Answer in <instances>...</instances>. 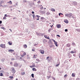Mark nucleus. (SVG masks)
<instances>
[{"label": "nucleus", "mask_w": 80, "mask_h": 80, "mask_svg": "<svg viewBox=\"0 0 80 80\" xmlns=\"http://www.w3.org/2000/svg\"><path fill=\"white\" fill-rule=\"evenodd\" d=\"M9 78H10V80H12V79H13V77L12 76H9Z\"/></svg>", "instance_id": "obj_18"}, {"label": "nucleus", "mask_w": 80, "mask_h": 80, "mask_svg": "<svg viewBox=\"0 0 80 80\" xmlns=\"http://www.w3.org/2000/svg\"><path fill=\"white\" fill-rule=\"evenodd\" d=\"M57 36H58V37H60V36L58 35H57Z\"/></svg>", "instance_id": "obj_43"}, {"label": "nucleus", "mask_w": 80, "mask_h": 80, "mask_svg": "<svg viewBox=\"0 0 80 80\" xmlns=\"http://www.w3.org/2000/svg\"><path fill=\"white\" fill-rule=\"evenodd\" d=\"M77 79H78L79 80H80V78H77Z\"/></svg>", "instance_id": "obj_56"}, {"label": "nucleus", "mask_w": 80, "mask_h": 80, "mask_svg": "<svg viewBox=\"0 0 80 80\" xmlns=\"http://www.w3.org/2000/svg\"><path fill=\"white\" fill-rule=\"evenodd\" d=\"M36 63H38V62H36Z\"/></svg>", "instance_id": "obj_53"}, {"label": "nucleus", "mask_w": 80, "mask_h": 80, "mask_svg": "<svg viewBox=\"0 0 80 80\" xmlns=\"http://www.w3.org/2000/svg\"><path fill=\"white\" fill-rule=\"evenodd\" d=\"M67 47H70V44L68 43V44H67Z\"/></svg>", "instance_id": "obj_16"}, {"label": "nucleus", "mask_w": 80, "mask_h": 80, "mask_svg": "<svg viewBox=\"0 0 80 80\" xmlns=\"http://www.w3.org/2000/svg\"><path fill=\"white\" fill-rule=\"evenodd\" d=\"M16 5H17V6L18 5V3H16Z\"/></svg>", "instance_id": "obj_48"}, {"label": "nucleus", "mask_w": 80, "mask_h": 80, "mask_svg": "<svg viewBox=\"0 0 80 80\" xmlns=\"http://www.w3.org/2000/svg\"><path fill=\"white\" fill-rule=\"evenodd\" d=\"M21 74L23 76L25 74V72H21Z\"/></svg>", "instance_id": "obj_11"}, {"label": "nucleus", "mask_w": 80, "mask_h": 80, "mask_svg": "<svg viewBox=\"0 0 80 80\" xmlns=\"http://www.w3.org/2000/svg\"><path fill=\"white\" fill-rule=\"evenodd\" d=\"M1 70V68H0V70Z\"/></svg>", "instance_id": "obj_58"}, {"label": "nucleus", "mask_w": 80, "mask_h": 80, "mask_svg": "<svg viewBox=\"0 0 80 80\" xmlns=\"http://www.w3.org/2000/svg\"><path fill=\"white\" fill-rule=\"evenodd\" d=\"M1 25H1V24H0V26Z\"/></svg>", "instance_id": "obj_59"}, {"label": "nucleus", "mask_w": 80, "mask_h": 80, "mask_svg": "<svg viewBox=\"0 0 80 80\" xmlns=\"http://www.w3.org/2000/svg\"><path fill=\"white\" fill-rule=\"evenodd\" d=\"M40 10H42L43 9V6L42 5H40Z\"/></svg>", "instance_id": "obj_13"}, {"label": "nucleus", "mask_w": 80, "mask_h": 80, "mask_svg": "<svg viewBox=\"0 0 80 80\" xmlns=\"http://www.w3.org/2000/svg\"><path fill=\"white\" fill-rule=\"evenodd\" d=\"M36 16L37 18H38L36 19L37 20H39V17H40L38 15H37Z\"/></svg>", "instance_id": "obj_14"}, {"label": "nucleus", "mask_w": 80, "mask_h": 80, "mask_svg": "<svg viewBox=\"0 0 80 80\" xmlns=\"http://www.w3.org/2000/svg\"><path fill=\"white\" fill-rule=\"evenodd\" d=\"M16 80H18V79L16 78Z\"/></svg>", "instance_id": "obj_54"}, {"label": "nucleus", "mask_w": 80, "mask_h": 80, "mask_svg": "<svg viewBox=\"0 0 80 80\" xmlns=\"http://www.w3.org/2000/svg\"><path fill=\"white\" fill-rule=\"evenodd\" d=\"M35 49H32V51L33 52H35Z\"/></svg>", "instance_id": "obj_37"}, {"label": "nucleus", "mask_w": 80, "mask_h": 80, "mask_svg": "<svg viewBox=\"0 0 80 80\" xmlns=\"http://www.w3.org/2000/svg\"><path fill=\"white\" fill-rule=\"evenodd\" d=\"M20 54L21 56L23 57H24L25 55H26V53L25 52L23 51H21L20 52Z\"/></svg>", "instance_id": "obj_2"}, {"label": "nucleus", "mask_w": 80, "mask_h": 80, "mask_svg": "<svg viewBox=\"0 0 80 80\" xmlns=\"http://www.w3.org/2000/svg\"><path fill=\"white\" fill-rule=\"evenodd\" d=\"M24 48H26L27 47V46L26 44H24Z\"/></svg>", "instance_id": "obj_24"}, {"label": "nucleus", "mask_w": 80, "mask_h": 80, "mask_svg": "<svg viewBox=\"0 0 80 80\" xmlns=\"http://www.w3.org/2000/svg\"><path fill=\"white\" fill-rule=\"evenodd\" d=\"M72 76L73 77H75V74H74L73 73H72Z\"/></svg>", "instance_id": "obj_19"}, {"label": "nucleus", "mask_w": 80, "mask_h": 80, "mask_svg": "<svg viewBox=\"0 0 80 80\" xmlns=\"http://www.w3.org/2000/svg\"><path fill=\"white\" fill-rule=\"evenodd\" d=\"M64 22L65 23H68V20H64Z\"/></svg>", "instance_id": "obj_26"}, {"label": "nucleus", "mask_w": 80, "mask_h": 80, "mask_svg": "<svg viewBox=\"0 0 80 80\" xmlns=\"http://www.w3.org/2000/svg\"><path fill=\"white\" fill-rule=\"evenodd\" d=\"M50 29H49V31H50Z\"/></svg>", "instance_id": "obj_55"}, {"label": "nucleus", "mask_w": 80, "mask_h": 80, "mask_svg": "<svg viewBox=\"0 0 80 80\" xmlns=\"http://www.w3.org/2000/svg\"><path fill=\"white\" fill-rule=\"evenodd\" d=\"M4 16H5V17H7V14H5V15H4Z\"/></svg>", "instance_id": "obj_45"}, {"label": "nucleus", "mask_w": 80, "mask_h": 80, "mask_svg": "<svg viewBox=\"0 0 80 80\" xmlns=\"http://www.w3.org/2000/svg\"><path fill=\"white\" fill-rule=\"evenodd\" d=\"M65 32H67L68 31V29H66L65 30Z\"/></svg>", "instance_id": "obj_38"}, {"label": "nucleus", "mask_w": 80, "mask_h": 80, "mask_svg": "<svg viewBox=\"0 0 80 80\" xmlns=\"http://www.w3.org/2000/svg\"><path fill=\"white\" fill-rule=\"evenodd\" d=\"M44 37H45V38H47V39H50V38H49V36L47 35H44Z\"/></svg>", "instance_id": "obj_8"}, {"label": "nucleus", "mask_w": 80, "mask_h": 80, "mask_svg": "<svg viewBox=\"0 0 80 80\" xmlns=\"http://www.w3.org/2000/svg\"><path fill=\"white\" fill-rule=\"evenodd\" d=\"M32 14H34V12L33 11H32Z\"/></svg>", "instance_id": "obj_47"}, {"label": "nucleus", "mask_w": 80, "mask_h": 80, "mask_svg": "<svg viewBox=\"0 0 80 80\" xmlns=\"http://www.w3.org/2000/svg\"><path fill=\"white\" fill-rule=\"evenodd\" d=\"M41 2L40 1H39L38 2H37V3H38V4H40Z\"/></svg>", "instance_id": "obj_32"}, {"label": "nucleus", "mask_w": 80, "mask_h": 80, "mask_svg": "<svg viewBox=\"0 0 80 80\" xmlns=\"http://www.w3.org/2000/svg\"><path fill=\"white\" fill-rule=\"evenodd\" d=\"M51 11H52V12H55V10L54 8H52L51 9Z\"/></svg>", "instance_id": "obj_21"}, {"label": "nucleus", "mask_w": 80, "mask_h": 80, "mask_svg": "<svg viewBox=\"0 0 80 80\" xmlns=\"http://www.w3.org/2000/svg\"><path fill=\"white\" fill-rule=\"evenodd\" d=\"M57 64L56 65V67H58V65H60V62H57Z\"/></svg>", "instance_id": "obj_20"}, {"label": "nucleus", "mask_w": 80, "mask_h": 80, "mask_svg": "<svg viewBox=\"0 0 80 80\" xmlns=\"http://www.w3.org/2000/svg\"><path fill=\"white\" fill-rule=\"evenodd\" d=\"M40 53H42V54H44V50H40Z\"/></svg>", "instance_id": "obj_7"}, {"label": "nucleus", "mask_w": 80, "mask_h": 80, "mask_svg": "<svg viewBox=\"0 0 80 80\" xmlns=\"http://www.w3.org/2000/svg\"><path fill=\"white\" fill-rule=\"evenodd\" d=\"M2 21H0V24H2Z\"/></svg>", "instance_id": "obj_41"}, {"label": "nucleus", "mask_w": 80, "mask_h": 80, "mask_svg": "<svg viewBox=\"0 0 80 80\" xmlns=\"http://www.w3.org/2000/svg\"><path fill=\"white\" fill-rule=\"evenodd\" d=\"M32 70L33 71H37V69H36L35 68H33L32 69Z\"/></svg>", "instance_id": "obj_17"}, {"label": "nucleus", "mask_w": 80, "mask_h": 80, "mask_svg": "<svg viewBox=\"0 0 80 80\" xmlns=\"http://www.w3.org/2000/svg\"><path fill=\"white\" fill-rule=\"evenodd\" d=\"M0 76H1V77H2V76H3V74L2 73H0Z\"/></svg>", "instance_id": "obj_27"}, {"label": "nucleus", "mask_w": 80, "mask_h": 80, "mask_svg": "<svg viewBox=\"0 0 80 80\" xmlns=\"http://www.w3.org/2000/svg\"><path fill=\"white\" fill-rule=\"evenodd\" d=\"M53 42H54V44L55 45L56 47H58V44H57V42H56L55 40L53 39Z\"/></svg>", "instance_id": "obj_6"}, {"label": "nucleus", "mask_w": 80, "mask_h": 80, "mask_svg": "<svg viewBox=\"0 0 80 80\" xmlns=\"http://www.w3.org/2000/svg\"><path fill=\"white\" fill-rule=\"evenodd\" d=\"M32 77V78H34V74H32L31 75Z\"/></svg>", "instance_id": "obj_28"}, {"label": "nucleus", "mask_w": 80, "mask_h": 80, "mask_svg": "<svg viewBox=\"0 0 80 80\" xmlns=\"http://www.w3.org/2000/svg\"><path fill=\"white\" fill-rule=\"evenodd\" d=\"M15 60V59L13 58H12L11 59V60Z\"/></svg>", "instance_id": "obj_42"}, {"label": "nucleus", "mask_w": 80, "mask_h": 80, "mask_svg": "<svg viewBox=\"0 0 80 80\" xmlns=\"http://www.w3.org/2000/svg\"><path fill=\"white\" fill-rule=\"evenodd\" d=\"M67 77V74H66V75H65L64 76V77Z\"/></svg>", "instance_id": "obj_35"}, {"label": "nucleus", "mask_w": 80, "mask_h": 80, "mask_svg": "<svg viewBox=\"0 0 80 80\" xmlns=\"http://www.w3.org/2000/svg\"><path fill=\"white\" fill-rule=\"evenodd\" d=\"M3 19H7V18H6V17L5 16H4L3 18Z\"/></svg>", "instance_id": "obj_33"}, {"label": "nucleus", "mask_w": 80, "mask_h": 80, "mask_svg": "<svg viewBox=\"0 0 80 80\" xmlns=\"http://www.w3.org/2000/svg\"><path fill=\"white\" fill-rule=\"evenodd\" d=\"M10 65H12L13 64V63L12 62H11L10 63Z\"/></svg>", "instance_id": "obj_40"}, {"label": "nucleus", "mask_w": 80, "mask_h": 80, "mask_svg": "<svg viewBox=\"0 0 80 80\" xmlns=\"http://www.w3.org/2000/svg\"><path fill=\"white\" fill-rule=\"evenodd\" d=\"M35 66V65H32V66H30V67H31V68H32V67H34Z\"/></svg>", "instance_id": "obj_30"}, {"label": "nucleus", "mask_w": 80, "mask_h": 80, "mask_svg": "<svg viewBox=\"0 0 80 80\" xmlns=\"http://www.w3.org/2000/svg\"><path fill=\"white\" fill-rule=\"evenodd\" d=\"M52 78L53 79V80H55V78L53 77H52Z\"/></svg>", "instance_id": "obj_36"}, {"label": "nucleus", "mask_w": 80, "mask_h": 80, "mask_svg": "<svg viewBox=\"0 0 80 80\" xmlns=\"http://www.w3.org/2000/svg\"><path fill=\"white\" fill-rule=\"evenodd\" d=\"M60 14H61V13H59V16H60Z\"/></svg>", "instance_id": "obj_49"}, {"label": "nucleus", "mask_w": 80, "mask_h": 80, "mask_svg": "<svg viewBox=\"0 0 80 80\" xmlns=\"http://www.w3.org/2000/svg\"><path fill=\"white\" fill-rule=\"evenodd\" d=\"M8 43L9 45H12V42H8Z\"/></svg>", "instance_id": "obj_15"}, {"label": "nucleus", "mask_w": 80, "mask_h": 80, "mask_svg": "<svg viewBox=\"0 0 80 80\" xmlns=\"http://www.w3.org/2000/svg\"><path fill=\"white\" fill-rule=\"evenodd\" d=\"M76 52H77V51H76L74 52L73 51H72L70 52V53H76Z\"/></svg>", "instance_id": "obj_12"}, {"label": "nucleus", "mask_w": 80, "mask_h": 80, "mask_svg": "<svg viewBox=\"0 0 80 80\" xmlns=\"http://www.w3.org/2000/svg\"><path fill=\"white\" fill-rule=\"evenodd\" d=\"M72 13H70L69 14H65V16L67 17L68 18H71V17H72Z\"/></svg>", "instance_id": "obj_1"}, {"label": "nucleus", "mask_w": 80, "mask_h": 80, "mask_svg": "<svg viewBox=\"0 0 80 80\" xmlns=\"http://www.w3.org/2000/svg\"><path fill=\"white\" fill-rule=\"evenodd\" d=\"M22 57H20V59H22Z\"/></svg>", "instance_id": "obj_52"}, {"label": "nucleus", "mask_w": 80, "mask_h": 80, "mask_svg": "<svg viewBox=\"0 0 80 80\" xmlns=\"http://www.w3.org/2000/svg\"><path fill=\"white\" fill-rule=\"evenodd\" d=\"M32 17H33V18H35V14H33L32 15Z\"/></svg>", "instance_id": "obj_34"}, {"label": "nucleus", "mask_w": 80, "mask_h": 80, "mask_svg": "<svg viewBox=\"0 0 80 80\" xmlns=\"http://www.w3.org/2000/svg\"><path fill=\"white\" fill-rule=\"evenodd\" d=\"M56 27L58 28H61V25L60 24H58L56 25Z\"/></svg>", "instance_id": "obj_5"}, {"label": "nucleus", "mask_w": 80, "mask_h": 80, "mask_svg": "<svg viewBox=\"0 0 80 80\" xmlns=\"http://www.w3.org/2000/svg\"><path fill=\"white\" fill-rule=\"evenodd\" d=\"M61 14L62 15H63V13H61Z\"/></svg>", "instance_id": "obj_51"}, {"label": "nucleus", "mask_w": 80, "mask_h": 80, "mask_svg": "<svg viewBox=\"0 0 80 80\" xmlns=\"http://www.w3.org/2000/svg\"><path fill=\"white\" fill-rule=\"evenodd\" d=\"M49 58H50V57H49V56L47 57V59H48Z\"/></svg>", "instance_id": "obj_39"}, {"label": "nucleus", "mask_w": 80, "mask_h": 80, "mask_svg": "<svg viewBox=\"0 0 80 80\" xmlns=\"http://www.w3.org/2000/svg\"><path fill=\"white\" fill-rule=\"evenodd\" d=\"M8 52H11V53H12V52H14V50L12 49L9 50H8Z\"/></svg>", "instance_id": "obj_9"}, {"label": "nucleus", "mask_w": 80, "mask_h": 80, "mask_svg": "<svg viewBox=\"0 0 80 80\" xmlns=\"http://www.w3.org/2000/svg\"><path fill=\"white\" fill-rule=\"evenodd\" d=\"M45 18H44L43 17H41V20L42 22H45Z\"/></svg>", "instance_id": "obj_4"}, {"label": "nucleus", "mask_w": 80, "mask_h": 80, "mask_svg": "<svg viewBox=\"0 0 80 80\" xmlns=\"http://www.w3.org/2000/svg\"><path fill=\"white\" fill-rule=\"evenodd\" d=\"M36 61L37 62H40V60L39 59H38V58L36 59Z\"/></svg>", "instance_id": "obj_25"}, {"label": "nucleus", "mask_w": 80, "mask_h": 80, "mask_svg": "<svg viewBox=\"0 0 80 80\" xmlns=\"http://www.w3.org/2000/svg\"><path fill=\"white\" fill-rule=\"evenodd\" d=\"M12 70L13 73H15V69H14V68H12Z\"/></svg>", "instance_id": "obj_10"}, {"label": "nucleus", "mask_w": 80, "mask_h": 80, "mask_svg": "<svg viewBox=\"0 0 80 80\" xmlns=\"http://www.w3.org/2000/svg\"><path fill=\"white\" fill-rule=\"evenodd\" d=\"M75 45V43H74V42H72V45L73 46H74V45Z\"/></svg>", "instance_id": "obj_31"}, {"label": "nucleus", "mask_w": 80, "mask_h": 80, "mask_svg": "<svg viewBox=\"0 0 80 80\" xmlns=\"http://www.w3.org/2000/svg\"><path fill=\"white\" fill-rule=\"evenodd\" d=\"M33 1H35V2H36V1H37V0H33Z\"/></svg>", "instance_id": "obj_50"}, {"label": "nucleus", "mask_w": 80, "mask_h": 80, "mask_svg": "<svg viewBox=\"0 0 80 80\" xmlns=\"http://www.w3.org/2000/svg\"><path fill=\"white\" fill-rule=\"evenodd\" d=\"M9 30H10V31H11V32H12V30L10 29H9Z\"/></svg>", "instance_id": "obj_46"}, {"label": "nucleus", "mask_w": 80, "mask_h": 80, "mask_svg": "<svg viewBox=\"0 0 80 80\" xmlns=\"http://www.w3.org/2000/svg\"><path fill=\"white\" fill-rule=\"evenodd\" d=\"M0 47L1 48H5V44H3L0 45Z\"/></svg>", "instance_id": "obj_3"}, {"label": "nucleus", "mask_w": 80, "mask_h": 80, "mask_svg": "<svg viewBox=\"0 0 80 80\" xmlns=\"http://www.w3.org/2000/svg\"><path fill=\"white\" fill-rule=\"evenodd\" d=\"M8 3H9V4L10 5H11V4H12V1H10L9 2H8Z\"/></svg>", "instance_id": "obj_23"}, {"label": "nucleus", "mask_w": 80, "mask_h": 80, "mask_svg": "<svg viewBox=\"0 0 80 80\" xmlns=\"http://www.w3.org/2000/svg\"><path fill=\"white\" fill-rule=\"evenodd\" d=\"M45 9H46V8H45Z\"/></svg>", "instance_id": "obj_60"}, {"label": "nucleus", "mask_w": 80, "mask_h": 80, "mask_svg": "<svg viewBox=\"0 0 80 80\" xmlns=\"http://www.w3.org/2000/svg\"><path fill=\"white\" fill-rule=\"evenodd\" d=\"M16 67H17V66H18V63L16 64Z\"/></svg>", "instance_id": "obj_44"}, {"label": "nucleus", "mask_w": 80, "mask_h": 80, "mask_svg": "<svg viewBox=\"0 0 80 80\" xmlns=\"http://www.w3.org/2000/svg\"><path fill=\"white\" fill-rule=\"evenodd\" d=\"M52 26H53V25H52V26H51V27H52Z\"/></svg>", "instance_id": "obj_57"}, {"label": "nucleus", "mask_w": 80, "mask_h": 80, "mask_svg": "<svg viewBox=\"0 0 80 80\" xmlns=\"http://www.w3.org/2000/svg\"><path fill=\"white\" fill-rule=\"evenodd\" d=\"M49 24H50V23Z\"/></svg>", "instance_id": "obj_61"}, {"label": "nucleus", "mask_w": 80, "mask_h": 80, "mask_svg": "<svg viewBox=\"0 0 80 80\" xmlns=\"http://www.w3.org/2000/svg\"><path fill=\"white\" fill-rule=\"evenodd\" d=\"M1 28L2 29H3L4 30H5V28L4 27H1Z\"/></svg>", "instance_id": "obj_29"}, {"label": "nucleus", "mask_w": 80, "mask_h": 80, "mask_svg": "<svg viewBox=\"0 0 80 80\" xmlns=\"http://www.w3.org/2000/svg\"><path fill=\"white\" fill-rule=\"evenodd\" d=\"M36 56H37V55H35L34 54L33 56V58H36Z\"/></svg>", "instance_id": "obj_22"}]
</instances>
